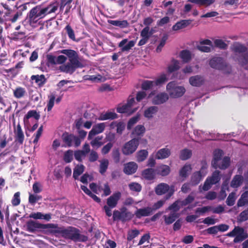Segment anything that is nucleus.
<instances>
[{
	"instance_id": "obj_1",
	"label": "nucleus",
	"mask_w": 248,
	"mask_h": 248,
	"mask_svg": "<svg viewBox=\"0 0 248 248\" xmlns=\"http://www.w3.org/2000/svg\"><path fill=\"white\" fill-rule=\"evenodd\" d=\"M51 231V234L56 236L59 234L66 239L74 242H85L88 240L87 236L81 234L78 229L72 226L65 228L64 226H59L58 224L53 223Z\"/></svg>"
},
{
	"instance_id": "obj_2",
	"label": "nucleus",
	"mask_w": 248,
	"mask_h": 248,
	"mask_svg": "<svg viewBox=\"0 0 248 248\" xmlns=\"http://www.w3.org/2000/svg\"><path fill=\"white\" fill-rule=\"evenodd\" d=\"M44 17L39 5H37L31 8L27 14L25 21L33 28H37L41 25L40 29H42L44 22L41 19Z\"/></svg>"
},
{
	"instance_id": "obj_3",
	"label": "nucleus",
	"mask_w": 248,
	"mask_h": 248,
	"mask_svg": "<svg viewBox=\"0 0 248 248\" xmlns=\"http://www.w3.org/2000/svg\"><path fill=\"white\" fill-rule=\"evenodd\" d=\"M235 57L239 64L244 67L248 64V48L244 45L238 42L234 43L232 47Z\"/></svg>"
},
{
	"instance_id": "obj_4",
	"label": "nucleus",
	"mask_w": 248,
	"mask_h": 248,
	"mask_svg": "<svg viewBox=\"0 0 248 248\" xmlns=\"http://www.w3.org/2000/svg\"><path fill=\"white\" fill-rule=\"evenodd\" d=\"M53 223L42 224L38 221L30 220L26 222L27 231L30 232H41L44 234H51Z\"/></svg>"
},
{
	"instance_id": "obj_5",
	"label": "nucleus",
	"mask_w": 248,
	"mask_h": 248,
	"mask_svg": "<svg viewBox=\"0 0 248 248\" xmlns=\"http://www.w3.org/2000/svg\"><path fill=\"white\" fill-rule=\"evenodd\" d=\"M209 64L211 68L221 71L224 74H230L232 72V66L222 57H213L210 60Z\"/></svg>"
},
{
	"instance_id": "obj_6",
	"label": "nucleus",
	"mask_w": 248,
	"mask_h": 248,
	"mask_svg": "<svg viewBox=\"0 0 248 248\" xmlns=\"http://www.w3.org/2000/svg\"><path fill=\"white\" fill-rule=\"evenodd\" d=\"M60 53L65 55L68 58L69 63L74 66L77 69L82 68L84 65L81 62V59L77 51L72 49H62L59 51Z\"/></svg>"
},
{
	"instance_id": "obj_7",
	"label": "nucleus",
	"mask_w": 248,
	"mask_h": 248,
	"mask_svg": "<svg viewBox=\"0 0 248 248\" xmlns=\"http://www.w3.org/2000/svg\"><path fill=\"white\" fill-rule=\"evenodd\" d=\"M155 191L157 195H162L168 193L164 197L165 200H169L175 192V186L171 185L170 186L167 184L161 183L156 186L155 188Z\"/></svg>"
},
{
	"instance_id": "obj_8",
	"label": "nucleus",
	"mask_w": 248,
	"mask_h": 248,
	"mask_svg": "<svg viewBox=\"0 0 248 248\" xmlns=\"http://www.w3.org/2000/svg\"><path fill=\"white\" fill-rule=\"evenodd\" d=\"M62 140L64 144L63 145L64 147H70L74 146L78 147L81 144V141L77 136L66 131L62 133Z\"/></svg>"
},
{
	"instance_id": "obj_9",
	"label": "nucleus",
	"mask_w": 248,
	"mask_h": 248,
	"mask_svg": "<svg viewBox=\"0 0 248 248\" xmlns=\"http://www.w3.org/2000/svg\"><path fill=\"white\" fill-rule=\"evenodd\" d=\"M227 235L229 237L235 236L233 239L234 243L242 242L248 237V234L244 229L239 226L234 227V229L228 233Z\"/></svg>"
},
{
	"instance_id": "obj_10",
	"label": "nucleus",
	"mask_w": 248,
	"mask_h": 248,
	"mask_svg": "<svg viewBox=\"0 0 248 248\" xmlns=\"http://www.w3.org/2000/svg\"><path fill=\"white\" fill-rule=\"evenodd\" d=\"M167 90L171 97H181L186 92L185 88L183 86H176L174 81L169 82L166 86Z\"/></svg>"
},
{
	"instance_id": "obj_11",
	"label": "nucleus",
	"mask_w": 248,
	"mask_h": 248,
	"mask_svg": "<svg viewBox=\"0 0 248 248\" xmlns=\"http://www.w3.org/2000/svg\"><path fill=\"white\" fill-rule=\"evenodd\" d=\"M139 139L133 138L124 143L122 148V152L125 155L133 154L137 149L139 145Z\"/></svg>"
},
{
	"instance_id": "obj_12",
	"label": "nucleus",
	"mask_w": 248,
	"mask_h": 248,
	"mask_svg": "<svg viewBox=\"0 0 248 248\" xmlns=\"http://www.w3.org/2000/svg\"><path fill=\"white\" fill-rule=\"evenodd\" d=\"M135 103V99L131 96H129L128 98L127 103L121 106L119 105L116 108L117 112L119 113H128L131 114L136 111L137 109L131 110V108Z\"/></svg>"
},
{
	"instance_id": "obj_13",
	"label": "nucleus",
	"mask_w": 248,
	"mask_h": 248,
	"mask_svg": "<svg viewBox=\"0 0 248 248\" xmlns=\"http://www.w3.org/2000/svg\"><path fill=\"white\" fill-rule=\"evenodd\" d=\"M59 3L56 1L49 3L46 7H42L39 5L40 9L44 17L52 13H55L59 7Z\"/></svg>"
},
{
	"instance_id": "obj_14",
	"label": "nucleus",
	"mask_w": 248,
	"mask_h": 248,
	"mask_svg": "<svg viewBox=\"0 0 248 248\" xmlns=\"http://www.w3.org/2000/svg\"><path fill=\"white\" fill-rule=\"evenodd\" d=\"M90 152V145L86 143L83 145L82 150H78L74 152L75 158L78 162H81L82 161V158L85 157Z\"/></svg>"
},
{
	"instance_id": "obj_15",
	"label": "nucleus",
	"mask_w": 248,
	"mask_h": 248,
	"mask_svg": "<svg viewBox=\"0 0 248 248\" xmlns=\"http://www.w3.org/2000/svg\"><path fill=\"white\" fill-rule=\"evenodd\" d=\"M105 128V124L104 123H99L94 125L92 130L89 132L88 139L90 140L97 134L103 132Z\"/></svg>"
},
{
	"instance_id": "obj_16",
	"label": "nucleus",
	"mask_w": 248,
	"mask_h": 248,
	"mask_svg": "<svg viewBox=\"0 0 248 248\" xmlns=\"http://www.w3.org/2000/svg\"><path fill=\"white\" fill-rule=\"evenodd\" d=\"M121 197V193L119 191L114 193L111 196L107 199V206L110 208L115 207L118 202V201Z\"/></svg>"
},
{
	"instance_id": "obj_17",
	"label": "nucleus",
	"mask_w": 248,
	"mask_h": 248,
	"mask_svg": "<svg viewBox=\"0 0 248 248\" xmlns=\"http://www.w3.org/2000/svg\"><path fill=\"white\" fill-rule=\"evenodd\" d=\"M138 165L134 162H129L124 165V172L127 175L135 173L138 169Z\"/></svg>"
},
{
	"instance_id": "obj_18",
	"label": "nucleus",
	"mask_w": 248,
	"mask_h": 248,
	"mask_svg": "<svg viewBox=\"0 0 248 248\" xmlns=\"http://www.w3.org/2000/svg\"><path fill=\"white\" fill-rule=\"evenodd\" d=\"M192 19H184L177 22L172 27V30L174 31H177L181 29L186 28L191 24Z\"/></svg>"
},
{
	"instance_id": "obj_19",
	"label": "nucleus",
	"mask_w": 248,
	"mask_h": 248,
	"mask_svg": "<svg viewBox=\"0 0 248 248\" xmlns=\"http://www.w3.org/2000/svg\"><path fill=\"white\" fill-rule=\"evenodd\" d=\"M169 99V96L165 93H161L155 96L152 99V103L154 105H160L166 102Z\"/></svg>"
},
{
	"instance_id": "obj_20",
	"label": "nucleus",
	"mask_w": 248,
	"mask_h": 248,
	"mask_svg": "<svg viewBox=\"0 0 248 248\" xmlns=\"http://www.w3.org/2000/svg\"><path fill=\"white\" fill-rule=\"evenodd\" d=\"M31 80H34L39 88H41L46 84L47 79L44 75H32L31 77Z\"/></svg>"
},
{
	"instance_id": "obj_21",
	"label": "nucleus",
	"mask_w": 248,
	"mask_h": 248,
	"mask_svg": "<svg viewBox=\"0 0 248 248\" xmlns=\"http://www.w3.org/2000/svg\"><path fill=\"white\" fill-rule=\"evenodd\" d=\"M190 84L195 87H200L204 82L203 77L200 75H196L190 77L189 79Z\"/></svg>"
},
{
	"instance_id": "obj_22",
	"label": "nucleus",
	"mask_w": 248,
	"mask_h": 248,
	"mask_svg": "<svg viewBox=\"0 0 248 248\" xmlns=\"http://www.w3.org/2000/svg\"><path fill=\"white\" fill-rule=\"evenodd\" d=\"M127 39H124L119 43L118 46L120 47H122L121 52L129 51L132 47H133L135 46L136 43L135 41L131 40L127 44L124 46V45L127 43Z\"/></svg>"
},
{
	"instance_id": "obj_23",
	"label": "nucleus",
	"mask_w": 248,
	"mask_h": 248,
	"mask_svg": "<svg viewBox=\"0 0 248 248\" xmlns=\"http://www.w3.org/2000/svg\"><path fill=\"white\" fill-rule=\"evenodd\" d=\"M60 3L59 6L60 12H62L65 7V10L64 11V14H68L72 8L71 2L73 0H60Z\"/></svg>"
},
{
	"instance_id": "obj_24",
	"label": "nucleus",
	"mask_w": 248,
	"mask_h": 248,
	"mask_svg": "<svg viewBox=\"0 0 248 248\" xmlns=\"http://www.w3.org/2000/svg\"><path fill=\"white\" fill-rule=\"evenodd\" d=\"M15 133L16 141L19 144H22L24 140V135L19 124L17 125L16 129L15 130Z\"/></svg>"
},
{
	"instance_id": "obj_25",
	"label": "nucleus",
	"mask_w": 248,
	"mask_h": 248,
	"mask_svg": "<svg viewBox=\"0 0 248 248\" xmlns=\"http://www.w3.org/2000/svg\"><path fill=\"white\" fill-rule=\"evenodd\" d=\"M230 163V158L228 156H225L221 159L220 162L217 163V165L215 166L213 168L216 169L219 168L221 170H226L229 167Z\"/></svg>"
},
{
	"instance_id": "obj_26",
	"label": "nucleus",
	"mask_w": 248,
	"mask_h": 248,
	"mask_svg": "<svg viewBox=\"0 0 248 248\" xmlns=\"http://www.w3.org/2000/svg\"><path fill=\"white\" fill-rule=\"evenodd\" d=\"M179 217V214L174 212H170L169 215H164L165 223L166 225H170L174 222Z\"/></svg>"
},
{
	"instance_id": "obj_27",
	"label": "nucleus",
	"mask_w": 248,
	"mask_h": 248,
	"mask_svg": "<svg viewBox=\"0 0 248 248\" xmlns=\"http://www.w3.org/2000/svg\"><path fill=\"white\" fill-rule=\"evenodd\" d=\"M152 211L153 209L151 207L140 208L136 211L135 215L137 218H140L142 217L149 216Z\"/></svg>"
},
{
	"instance_id": "obj_28",
	"label": "nucleus",
	"mask_w": 248,
	"mask_h": 248,
	"mask_svg": "<svg viewBox=\"0 0 248 248\" xmlns=\"http://www.w3.org/2000/svg\"><path fill=\"white\" fill-rule=\"evenodd\" d=\"M170 150L167 148L159 150L156 154V158L158 159H162L168 158L170 155Z\"/></svg>"
},
{
	"instance_id": "obj_29",
	"label": "nucleus",
	"mask_w": 248,
	"mask_h": 248,
	"mask_svg": "<svg viewBox=\"0 0 248 248\" xmlns=\"http://www.w3.org/2000/svg\"><path fill=\"white\" fill-rule=\"evenodd\" d=\"M118 115L114 112H107L105 113H101L98 118L100 121H105L108 120H114L118 118Z\"/></svg>"
},
{
	"instance_id": "obj_30",
	"label": "nucleus",
	"mask_w": 248,
	"mask_h": 248,
	"mask_svg": "<svg viewBox=\"0 0 248 248\" xmlns=\"http://www.w3.org/2000/svg\"><path fill=\"white\" fill-rule=\"evenodd\" d=\"M243 177L241 175H235L232 178L230 186L232 188H237L240 186L243 182Z\"/></svg>"
},
{
	"instance_id": "obj_31",
	"label": "nucleus",
	"mask_w": 248,
	"mask_h": 248,
	"mask_svg": "<svg viewBox=\"0 0 248 248\" xmlns=\"http://www.w3.org/2000/svg\"><path fill=\"white\" fill-rule=\"evenodd\" d=\"M133 217V215L125 207L121 209L120 220L124 222L130 220Z\"/></svg>"
},
{
	"instance_id": "obj_32",
	"label": "nucleus",
	"mask_w": 248,
	"mask_h": 248,
	"mask_svg": "<svg viewBox=\"0 0 248 248\" xmlns=\"http://www.w3.org/2000/svg\"><path fill=\"white\" fill-rule=\"evenodd\" d=\"M223 152L220 149L216 150L214 153L213 159L212 161V165L214 167L215 166L217 165V163L220 162Z\"/></svg>"
},
{
	"instance_id": "obj_33",
	"label": "nucleus",
	"mask_w": 248,
	"mask_h": 248,
	"mask_svg": "<svg viewBox=\"0 0 248 248\" xmlns=\"http://www.w3.org/2000/svg\"><path fill=\"white\" fill-rule=\"evenodd\" d=\"M158 111V108L156 106H151L148 108L144 112V116L148 119L152 118L154 115Z\"/></svg>"
},
{
	"instance_id": "obj_34",
	"label": "nucleus",
	"mask_w": 248,
	"mask_h": 248,
	"mask_svg": "<svg viewBox=\"0 0 248 248\" xmlns=\"http://www.w3.org/2000/svg\"><path fill=\"white\" fill-rule=\"evenodd\" d=\"M215 0H187L188 2L197 4L199 7H207L215 2Z\"/></svg>"
},
{
	"instance_id": "obj_35",
	"label": "nucleus",
	"mask_w": 248,
	"mask_h": 248,
	"mask_svg": "<svg viewBox=\"0 0 248 248\" xmlns=\"http://www.w3.org/2000/svg\"><path fill=\"white\" fill-rule=\"evenodd\" d=\"M141 175L146 180H152L155 176V170L152 168L146 169L142 171Z\"/></svg>"
},
{
	"instance_id": "obj_36",
	"label": "nucleus",
	"mask_w": 248,
	"mask_h": 248,
	"mask_svg": "<svg viewBox=\"0 0 248 248\" xmlns=\"http://www.w3.org/2000/svg\"><path fill=\"white\" fill-rule=\"evenodd\" d=\"M157 174L162 176H166L170 172V167L166 165H162L156 169Z\"/></svg>"
},
{
	"instance_id": "obj_37",
	"label": "nucleus",
	"mask_w": 248,
	"mask_h": 248,
	"mask_svg": "<svg viewBox=\"0 0 248 248\" xmlns=\"http://www.w3.org/2000/svg\"><path fill=\"white\" fill-rule=\"evenodd\" d=\"M202 179V175L200 171L195 172L191 177L190 183L192 186L197 185Z\"/></svg>"
},
{
	"instance_id": "obj_38",
	"label": "nucleus",
	"mask_w": 248,
	"mask_h": 248,
	"mask_svg": "<svg viewBox=\"0 0 248 248\" xmlns=\"http://www.w3.org/2000/svg\"><path fill=\"white\" fill-rule=\"evenodd\" d=\"M248 204V191H245L241 195L237 202V206L242 207Z\"/></svg>"
},
{
	"instance_id": "obj_39",
	"label": "nucleus",
	"mask_w": 248,
	"mask_h": 248,
	"mask_svg": "<svg viewBox=\"0 0 248 248\" xmlns=\"http://www.w3.org/2000/svg\"><path fill=\"white\" fill-rule=\"evenodd\" d=\"M148 155V152L147 150H140L136 153V159L138 162L144 161Z\"/></svg>"
},
{
	"instance_id": "obj_40",
	"label": "nucleus",
	"mask_w": 248,
	"mask_h": 248,
	"mask_svg": "<svg viewBox=\"0 0 248 248\" xmlns=\"http://www.w3.org/2000/svg\"><path fill=\"white\" fill-rule=\"evenodd\" d=\"M85 167L83 165H77L74 169L73 171V178L77 180L78 178L79 175H80L84 171Z\"/></svg>"
},
{
	"instance_id": "obj_41",
	"label": "nucleus",
	"mask_w": 248,
	"mask_h": 248,
	"mask_svg": "<svg viewBox=\"0 0 248 248\" xmlns=\"http://www.w3.org/2000/svg\"><path fill=\"white\" fill-rule=\"evenodd\" d=\"M76 69L77 68L76 67L68 62L66 64L60 66L61 71L70 74H72Z\"/></svg>"
},
{
	"instance_id": "obj_42",
	"label": "nucleus",
	"mask_w": 248,
	"mask_h": 248,
	"mask_svg": "<svg viewBox=\"0 0 248 248\" xmlns=\"http://www.w3.org/2000/svg\"><path fill=\"white\" fill-rule=\"evenodd\" d=\"M210 181L213 184H216L218 183L220 180V171L219 170H215L214 171L210 177H208Z\"/></svg>"
},
{
	"instance_id": "obj_43",
	"label": "nucleus",
	"mask_w": 248,
	"mask_h": 248,
	"mask_svg": "<svg viewBox=\"0 0 248 248\" xmlns=\"http://www.w3.org/2000/svg\"><path fill=\"white\" fill-rule=\"evenodd\" d=\"M64 31H65V33L67 34L69 38L72 41H76V36L75 34L74 31L72 29V27L70 24H67L64 28Z\"/></svg>"
},
{
	"instance_id": "obj_44",
	"label": "nucleus",
	"mask_w": 248,
	"mask_h": 248,
	"mask_svg": "<svg viewBox=\"0 0 248 248\" xmlns=\"http://www.w3.org/2000/svg\"><path fill=\"white\" fill-rule=\"evenodd\" d=\"M31 117L34 118L36 120H38L40 118V115L35 110H29L25 116L24 121L28 120Z\"/></svg>"
},
{
	"instance_id": "obj_45",
	"label": "nucleus",
	"mask_w": 248,
	"mask_h": 248,
	"mask_svg": "<svg viewBox=\"0 0 248 248\" xmlns=\"http://www.w3.org/2000/svg\"><path fill=\"white\" fill-rule=\"evenodd\" d=\"M192 170L190 165H185L179 171V175L183 178H186L188 176V172Z\"/></svg>"
},
{
	"instance_id": "obj_46",
	"label": "nucleus",
	"mask_w": 248,
	"mask_h": 248,
	"mask_svg": "<svg viewBox=\"0 0 248 248\" xmlns=\"http://www.w3.org/2000/svg\"><path fill=\"white\" fill-rule=\"evenodd\" d=\"M180 56L184 62H188L191 59L190 52L188 50H183L181 51Z\"/></svg>"
},
{
	"instance_id": "obj_47",
	"label": "nucleus",
	"mask_w": 248,
	"mask_h": 248,
	"mask_svg": "<svg viewBox=\"0 0 248 248\" xmlns=\"http://www.w3.org/2000/svg\"><path fill=\"white\" fill-rule=\"evenodd\" d=\"M26 93V90L24 88L18 87L14 91V96L16 98L23 97Z\"/></svg>"
},
{
	"instance_id": "obj_48",
	"label": "nucleus",
	"mask_w": 248,
	"mask_h": 248,
	"mask_svg": "<svg viewBox=\"0 0 248 248\" xmlns=\"http://www.w3.org/2000/svg\"><path fill=\"white\" fill-rule=\"evenodd\" d=\"M191 155V151L187 149H185L181 151L180 158L182 160H186L190 158Z\"/></svg>"
},
{
	"instance_id": "obj_49",
	"label": "nucleus",
	"mask_w": 248,
	"mask_h": 248,
	"mask_svg": "<svg viewBox=\"0 0 248 248\" xmlns=\"http://www.w3.org/2000/svg\"><path fill=\"white\" fill-rule=\"evenodd\" d=\"M48 102L47 104V110L50 111L51 110L54 105V101L56 99L55 94L53 93H51L48 96Z\"/></svg>"
},
{
	"instance_id": "obj_50",
	"label": "nucleus",
	"mask_w": 248,
	"mask_h": 248,
	"mask_svg": "<svg viewBox=\"0 0 248 248\" xmlns=\"http://www.w3.org/2000/svg\"><path fill=\"white\" fill-rule=\"evenodd\" d=\"M73 159V151L72 150H68L65 151L63 155V160L66 163L72 162Z\"/></svg>"
},
{
	"instance_id": "obj_51",
	"label": "nucleus",
	"mask_w": 248,
	"mask_h": 248,
	"mask_svg": "<svg viewBox=\"0 0 248 248\" xmlns=\"http://www.w3.org/2000/svg\"><path fill=\"white\" fill-rule=\"evenodd\" d=\"M108 22L115 26L120 27L121 28H125L128 26V23L126 20H109Z\"/></svg>"
},
{
	"instance_id": "obj_52",
	"label": "nucleus",
	"mask_w": 248,
	"mask_h": 248,
	"mask_svg": "<svg viewBox=\"0 0 248 248\" xmlns=\"http://www.w3.org/2000/svg\"><path fill=\"white\" fill-rule=\"evenodd\" d=\"M102 140V136H97L91 141V145L93 147L99 148L103 144V142L101 141Z\"/></svg>"
},
{
	"instance_id": "obj_53",
	"label": "nucleus",
	"mask_w": 248,
	"mask_h": 248,
	"mask_svg": "<svg viewBox=\"0 0 248 248\" xmlns=\"http://www.w3.org/2000/svg\"><path fill=\"white\" fill-rule=\"evenodd\" d=\"M145 132V128L144 126L142 125H137L133 131V134L137 135V136H142L143 134Z\"/></svg>"
},
{
	"instance_id": "obj_54",
	"label": "nucleus",
	"mask_w": 248,
	"mask_h": 248,
	"mask_svg": "<svg viewBox=\"0 0 248 248\" xmlns=\"http://www.w3.org/2000/svg\"><path fill=\"white\" fill-rule=\"evenodd\" d=\"M130 190L136 192H139L141 190L142 186L140 184L136 182H132L128 185Z\"/></svg>"
},
{
	"instance_id": "obj_55",
	"label": "nucleus",
	"mask_w": 248,
	"mask_h": 248,
	"mask_svg": "<svg viewBox=\"0 0 248 248\" xmlns=\"http://www.w3.org/2000/svg\"><path fill=\"white\" fill-rule=\"evenodd\" d=\"M108 159H104L103 160L100 164V167H99V172L101 174H104L108 166Z\"/></svg>"
},
{
	"instance_id": "obj_56",
	"label": "nucleus",
	"mask_w": 248,
	"mask_h": 248,
	"mask_svg": "<svg viewBox=\"0 0 248 248\" xmlns=\"http://www.w3.org/2000/svg\"><path fill=\"white\" fill-rule=\"evenodd\" d=\"M168 38V36L167 34H165L163 35V37L161 38L160 42L158 46H157L156 48V51L157 53H159L161 51L162 48L165 46L166 42Z\"/></svg>"
},
{
	"instance_id": "obj_57",
	"label": "nucleus",
	"mask_w": 248,
	"mask_h": 248,
	"mask_svg": "<svg viewBox=\"0 0 248 248\" xmlns=\"http://www.w3.org/2000/svg\"><path fill=\"white\" fill-rule=\"evenodd\" d=\"M154 85H155L154 81L144 80L141 84V88L146 91L151 89Z\"/></svg>"
},
{
	"instance_id": "obj_58",
	"label": "nucleus",
	"mask_w": 248,
	"mask_h": 248,
	"mask_svg": "<svg viewBox=\"0 0 248 248\" xmlns=\"http://www.w3.org/2000/svg\"><path fill=\"white\" fill-rule=\"evenodd\" d=\"M194 197L190 194L185 200L180 201V206L181 207L186 206L192 203L194 201Z\"/></svg>"
},
{
	"instance_id": "obj_59",
	"label": "nucleus",
	"mask_w": 248,
	"mask_h": 248,
	"mask_svg": "<svg viewBox=\"0 0 248 248\" xmlns=\"http://www.w3.org/2000/svg\"><path fill=\"white\" fill-rule=\"evenodd\" d=\"M140 234V231L138 230H132L127 233V240L128 241H131L134 238L136 237Z\"/></svg>"
},
{
	"instance_id": "obj_60",
	"label": "nucleus",
	"mask_w": 248,
	"mask_h": 248,
	"mask_svg": "<svg viewBox=\"0 0 248 248\" xmlns=\"http://www.w3.org/2000/svg\"><path fill=\"white\" fill-rule=\"evenodd\" d=\"M88 156V160L90 162H94L97 161L99 158L98 153L94 150H90Z\"/></svg>"
},
{
	"instance_id": "obj_61",
	"label": "nucleus",
	"mask_w": 248,
	"mask_h": 248,
	"mask_svg": "<svg viewBox=\"0 0 248 248\" xmlns=\"http://www.w3.org/2000/svg\"><path fill=\"white\" fill-rule=\"evenodd\" d=\"M215 46L221 49H226L228 45L221 39H216L214 41Z\"/></svg>"
},
{
	"instance_id": "obj_62",
	"label": "nucleus",
	"mask_w": 248,
	"mask_h": 248,
	"mask_svg": "<svg viewBox=\"0 0 248 248\" xmlns=\"http://www.w3.org/2000/svg\"><path fill=\"white\" fill-rule=\"evenodd\" d=\"M42 197L40 195L30 194L29 197V202L32 205L34 204L37 202L41 200Z\"/></svg>"
},
{
	"instance_id": "obj_63",
	"label": "nucleus",
	"mask_w": 248,
	"mask_h": 248,
	"mask_svg": "<svg viewBox=\"0 0 248 248\" xmlns=\"http://www.w3.org/2000/svg\"><path fill=\"white\" fill-rule=\"evenodd\" d=\"M179 64L178 61L174 60L173 64L168 66V72L171 73L178 70L180 68Z\"/></svg>"
},
{
	"instance_id": "obj_64",
	"label": "nucleus",
	"mask_w": 248,
	"mask_h": 248,
	"mask_svg": "<svg viewBox=\"0 0 248 248\" xmlns=\"http://www.w3.org/2000/svg\"><path fill=\"white\" fill-rule=\"evenodd\" d=\"M248 220V208L240 213L238 216V220L239 222H244Z\"/></svg>"
}]
</instances>
